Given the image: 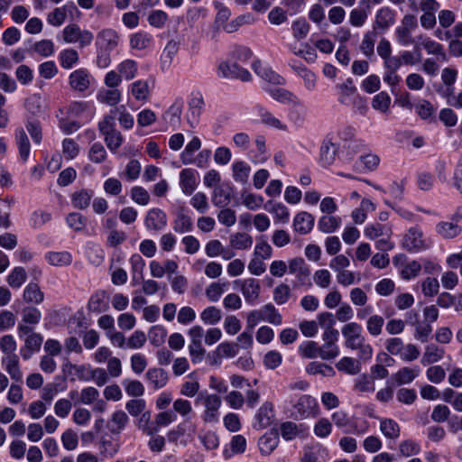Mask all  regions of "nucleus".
<instances>
[{"mask_svg": "<svg viewBox=\"0 0 462 462\" xmlns=\"http://www.w3.org/2000/svg\"><path fill=\"white\" fill-rule=\"evenodd\" d=\"M421 271V264L417 261H411L402 267L401 276L403 280H411L417 277Z\"/></svg>", "mask_w": 462, "mask_h": 462, "instance_id": "69168bd1", "label": "nucleus"}, {"mask_svg": "<svg viewBox=\"0 0 462 462\" xmlns=\"http://www.w3.org/2000/svg\"><path fill=\"white\" fill-rule=\"evenodd\" d=\"M235 283L240 285L241 292L247 303L253 304L258 300L261 291V284L258 280L246 278L237 280Z\"/></svg>", "mask_w": 462, "mask_h": 462, "instance_id": "6e6552de", "label": "nucleus"}, {"mask_svg": "<svg viewBox=\"0 0 462 462\" xmlns=\"http://www.w3.org/2000/svg\"><path fill=\"white\" fill-rule=\"evenodd\" d=\"M383 324L384 319L382 316L372 315L366 321V329L371 336L377 337L382 333Z\"/></svg>", "mask_w": 462, "mask_h": 462, "instance_id": "864d4df0", "label": "nucleus"}, {"mask_svg": "<svg viewBox=\"0 0 462 462\" xmlns=\"http://www.w3.org/2000/svg\"><path fill=\"white\" fill-rule=\"evenodd\" d=\"M364 232L365 236H367L370 239H374L383 235H390L392 233V229L387 226L376 223L368 225L365 228Z\"/></svg>", "mask_w": 462, "mask_h": 462, "instance_id": "bf43d9fd", "label": "nucleus"}, {"mask_svg": "<svg viewBox=\"0 0 462 462\" xmlns=\"http://www.w3.org/2000/svg\"><path fill=\"white\" fill-rule=\"evenodd\" d=\"M439 283L436 278L427 277L421 283V291L424 296L433 297L439 293Z\"/></svg>", "mask_w": 462, "mask_h": 462, "instance_id": "774afa93", "label": "nucleus"}, {"mask_svg": "<svg viewBox=\"0 0 462 462\" xmlns=\"http://www.w3.org/2000/svg\"><path fill=\"white\" fill-rule=\"evenodd\" d=\"M61 443L65 449L75 450L79 444L78 434L70 429L65 430L61 435Z\"/></svg>", "mask_w": 462, "mask_h": 462, "instance_id": "0e129e2a", "label": "nucleus"}, {"mask_svg": "<svg viewBox=\"0 0 462 462\" xmlns=\"http://www.w3.org/2000/svg\"><path fill=\"white\" fill-rule=\"evenodd\" d=\"M418 40L420 42V44L429 55H435L438 56L441 60H447V54L443 46L439 42L429 37H423L422 35H420Z\"/></svg>", "mask_w": 462, "mask_h": 462, "instance_id": "f3484780", "label": "nucleus"}, {"mask_svg": "<svg viewBox=\"0 0 462 462\" xmlns=\"http://www.w3.org/2000/svg\"><path fill=\"white\" fill-rule=\"evenodd\" d=\"M98 100L108 106H116L121 100V92L117 88L102 90L98 93Z\"/></svg>", "mask_w": 462, "mask_h": 462, "instance_id": "8fccbe9b", "label": "nucleus"}, {"mask_svg": "<svg viewBox=\"0 0 462 462\" xmlns=\"http://www.w3.org/2000/svg\"><path fill=\"white\" fill-rule=\"evenodd\" d=\"M107 308V303L106 301V292L101 291L94 293L88 303V310L96 313H101L105 311Z\"/></svg>", "mask_w": 462, "mask_h": 462, "instance_id": "4c0bfd02", "label": "nucleus"}, {"mask_svg": "<svg viewBox=\"0 0 462 462\" xmlns=\"http://www.w3.org/2000/svg\"><path fill=\"white\" fill-rule=\"evenodd\" d=\"M444 354H445V351L443 348H439L433 344L429 345L425 348V352L423 354L421 363L424 365L436 363L443 358Z\"/></svg>", "mask_w": 462, "mask_h": 462, "instance_id": "a19ab883", "label": "nucleus"}, {"mask_svg": "<svg viewBox=\"0 0 462 462\" xmlns=\"http://www.w3.org/2000/svg\"><path fill=\"white\" fill-rule=\"evenodd\" d=\"M69 7L76 8L74 4L71 3L70 5H65L61 7L53 9V11L49 13L47 15L48 23L55 27L60 26L67 18V14Z\"/></svg>", "mask_w": 462, "mask_h": 462, "instance_id": "c85d7f7f", "label": "nucleus"}, {"mask_svg": "<svg viewBox=\"0 0 462 462\" xmlns=\"http://www.w3.org/2000/svg\"><path fill=\"white\" fill-rule=\"evenodd\" d=\"M354 387L356 391L361 392V393L374 392V379L365 374H360L355 380Z\"/></svg>", "mask_w": 462, "mask_h": 462, "instance_id": "e2e57ef3", "label": "nucleus"}, {"mask_svg": "<svg viewBox=\"0 0 462 462\" xmlns=\"http://www.w3.org/2000/svg\"><path fill=\"white\" fill-rule=\"evenodd\" d=\"M230 194L222 187H216L212 194V202L217 207H225L230 202Z\"/></svg>", "mask_w": 462, "mask_h": 462, "instance_id": "338daca9", "label": "nucleus"}, {"mask_svg": "<svg viewBox=\"0 0 462 462\" xmlns=\"http://www.w3.org/2000/svg\"><path fill=\"white\" fill-rule=\"evenodd\" d=\"M89 75L83 69L73 71L69 76V85L75 90L84 91L89 87Z\"/></svg>", "mask_w": 462, "mask_h": 462, "instance_id": "412c9836", "label": "nucleus"}, {"mask_svg": "<svg viewBox=\"0 0 462 462\" xmlns=\"http://www.w3.org/2000/svg\"><path fill=\"white\" fill-rule=\"evenodd\" d=\"M151 42V38L147 33L139 32L130 37V46L134 50H144Z\"/></svg>", "mask_w": 462, "mask_h": 462, "instance_id": "680f3d73", "label": "nucleus"}, {"mask_svg": "<svg viewBox=\"0 0 462 462\" xmlns=\"http://www.w3.org/2000/svg\"><path fill=\"white\" fill-rule=\"evenodd\" d=\"M62 37L67 43H79L81 48L90 45L94 39L90 31L81 30L76 23L67 25L62 31Z\"/></svg>", "mask_w": 462, "mask_h": 462, "instance_id": "7ed1b4c3", "label": "nucleus"}, {"mask_svg": "<svg viewBox=\"0 0 462 462\" xmlns=\"http://www.w3.org/2000/svg\"><path fill=\"white\" fill-rule=\"evenodd\" d=\"M390 105L391 97L384 91H382L375 95L372 100V107L382 113H387L390 108Z\"/></svg>", "mask_w": 462, "mask_h": 462, "instance_id": "603ef678", "label": "nucleus"}, {"mask_svg": "<svg viewBox=\"0 0 462 462\" xmlns=\"http://www.w3.org/2000/svg\"><path fill=\"white\" fill-rule=\"evenodd\" d=\"M27 274L23 267H15L7 276V283L12 288H20L26 281Z\"/></svg>", "mask_w": 462, "mask_h": 462, "instance_id": "3c124183", "label": "nucleus"}, {"mask_svg": "<svg viewBox=\"0 0 462 462\" xmlns=\"http://www.w3.org/2000/svg\"><path fill=\"white\" fill-rule=\"evenodd\" d=\"M221 402L220 397L217 394H208L203 398L205 411L202 419L205 422H215L217 420Z\"/></svg>", "mask_w": 462, "mask_h": 462, "instance_id": "1a4fd4ad", "label": "nucleus"}, {"mask_svg": "<svg viewBox=\"0 0 462 462\" xmlns=\"http://www.w3.org/2000/svg\"><path fill=\"white\" fill-rule=\"evenodd\" d=\"M233 178L236 182L246 184L251 172L250 165L244 161H236L232 165Z\"/></svg>", "mask_w": 462, "mask_h": 462, "instance_id": "bb28decb", "label": "nucleus"}, {"mask_svg": "<svg viewBox=\"0 0 462 462\" xmlns=\"http://www.w3.org/2000/svg\"><path fill=\"white\" fill-rule=\"evenodd\" d=\"M15 140L19 151V156L23 162H26L30 155L31 145L27 134L23 128L16 130Z\"/></svg>", "mask_w": 462, "mask_h": 462, "instance_id": "393cba45", "label": "nucleus"}, {"mask_svg": "<svg viewBox=\"0 0 462 462\" xmlns=\"http://www.w3.org/2000/svg\"><path fill=\"white\" fill-rule=\"evenodd\" d=\"M382 433L388 439H395L400 435V427L396 421L392 419H383L380 422Z\"/></svg>", "mask_w": 462, "mask_h": 462, "instance_id": "de8ad7c7", "label": "nucleus"}, {"mask_svg": "<svg viewBox=\"0 0 462 462\" xmlns=\"http://www.w3.org/2000/svg\"><path fill=\"white\" fill-rule=\"evenodd\" d=\"M26 110L33 116L42 114L44 111V99L38 94H33L25 101Z\"/></svg>", "mask_w": 462, "mask_h": 462, "instance_id": "49530a36", "label": "nucleus"}, {"mask_svg": "<svg viewBox=\"0 0 462 462\" xmlns=\"http://www.w3.org/2000/svg\"><path fill=\"white\" fill-rule=\"evenodd\" d=\"M93 198V192L87 189H80L71 195L72 205L79 209L87 208Z\"/></svg>", "mask_w": 462, "mask_h": 462, "instance_id": "58836bf2", "label": "nucleus"}, {"mask_svg": "<svg viewBox=\"0 0 462 462\" xmlns=\"http://www.w3.org/2000/svg\"><path fill=\"white\" fill-rule=\"evenodd\" d=\"M229 243L233 249L245 250L252 246L253 238L247 233H235L230 236Z\"/></svg>", "mask_w": 462, "mask_h": 462, "instance_id": "473e14b6", "label": "nucleus"}, {"mask_svg": "<svg viewBox=\"0 0 462 462\" xmlns=\"http://www.w3.org/2000/svg\"><path fill=\"white\" fill-rule=\"evenodd\" d=\"M46 261L55 267H67L72 263V254L68 251L48 252L45 254Z\"/></svg>", "mask_w": 462, "mask_h": 462, "instance_id": "dca6fc26", "label": "nucleus"}, {"mask_svg": "<svg viewBox=\"0 0 462 462\" xmlns=\"http://www.w3.org/2000/svg\"><path fill=\"white\" fill-rule=\"evenodd\" d=\"M401 246L405 251L416 254L430 248L429 240L419 226L409 227L402 235Z\"/></svg>", "mask_w": 462, "mask_h": 462, "instance_id": "f257e3e1", "label": "nucleus"}, {"mask_svg": "<svg viewBox=\"0 0 462 462\" xmlns=\"http://www.w3.org/2000/svg\"><path fill=\"white\" fill-rule=\"evenodd\" d=\"M173 230L180 234L189 233L192 230V220L184 208H180L173 221Z\"/></svg>", "mask_w": 462, "mask_h": 462, "instance_id": "a878e982", "label": "nucleus"}, {"mask_svg": "<svg viewBox=\"0 0 462 462\" xmlns=\"http://www.w3.org/2000/svg\"><path fill=\"white\" fill-rule=\"evenodd\" d=\"M228 282H212L206 289V296L212 301H217L224 293Z\"/></svg>", "mask_w": 462, "mask_h": 462, "instance_id": "4d7b16f0", "label": "nucleus"}, {"mask_svg": "<svg viewBox=\"0 0 462 462\" xmlns=\"http://www.w3.org/2000/svg\"><path fill=\"white\" fill-rule=\"evenodd\" d=\"M264 208L267 211L273 214L278 221L282 223L288 222L290 214L288 208L283 204L268 201Z\"/></svg>", "mask_w": 462, "mask_h": 462, "instance_id": "79ce46f5", "label": "nucleus"}, {"mask_svg": "<svg viewBox=\"0 0 462 462\" xmlns=\"http://www.w3.org/2000/svg\"><path fill=\"white\" fill-rule=\"evenodd\" d=\"M271 97L278 102L291 104L294 106H301L300 99L293 93L284 88H273L269 91Z\"/></svg>", "mask_w": 462, "mask_h": 462, "instance_id": "4be33fe9", "label": "nucleus"}, {"mask_svg": "<svg viewBox=\"0 0 462 462\" xmlns=\"http://www.w3.org/2000/svg\"><path fill=\"white\" fill-rule=\"evenodd\" d=\"M180 186L182 192L191 195L198 186L197 172L193 169H184L180 172Z\"/></svg>", "mask_w": 462, "mask_h": 462, "instance_id": "ddd939ff", "label": "nucleus"}, {"mask_svg": "<svg viewBox=\"0 0 462 462\" xmlns=\"http://www.w3.org/2000/svg\"><path fill=\"white\" fill-rule=\"evenodd\" d=\"M201 147V142L199 137H193L186 145L184 151L180 154L181 162L184 164H190L193 162V154Z\"/></svg>", "mask_w": 462, "mask_h": 462, "instance_id": "37998d69", "label": "nucleus"}, {"mask_svg": "<svg viewBox=\"0 0 462 462\" xmlns=\"http://www.w3.org/2000/svg\"><path fill=\"white\" fill-rule=\"evenodd\" d=\"M129 421L127 414L124 411H116L107 423L108 430L113 434H119Z\"/></svg>", "mask_w": 462, "mask_h": 462, "instance_id": "b1692460", "label": "nucleus"}, {"mask_svg": "<svg viewBox=\"0 0 462 462\" xmlns=\"http://www.w3.org/2000/svg\"><path fill=\"white\" fill-rule=\"evenodd\" d=\"M342 335L345 338V346L347 348H355L364 341L365 337L362 335V327L356 322H348L342 327Z\"/></svg>", "mask_w": 462, "mask_h": 462, "instance_id": "0eeeda50", "label": "nucleus"}, {"mask_svg": "<svg viewBox=\"0 0 462 462\" xmlns=\"http://www.w3.org/2000/svg\"><path fill=\"white\" fill-rule=\"evenodd\" d=\"M131 93L138 101H147L150 97L148 81L136 80L130 86Z\"/></svg>", "mask_w": 462, "mask_h": 462, "instance_id": "f704fd0d", "label": "nucleus"}, {"mask_svg": "<svg viewBox=\"0 0 462 462\" xmlns=\"http://www.w3.org/2000/svg\"><path fill=\"white\" fill-rule=\"evenodd\" d=\"M44 294L37 283H29L23 291V300L28 303L40 304L43 301Z\"/></svg>", "mask_w": 462, "mask_h": 462, "instance_id": "72a5a7b5", "label": "nucleus"}, {"mask_svg": "<svg viewBox=\"0 0 462 462\" xmlns=\"http://www.w3.org/2000/svg\"><path fill=\"white\" fill-rule=\"evenodd\" d=\"M119 35L112 29H104L97 35L96 44L98 50L111 51L118 45Z\"/></svg>", "mask_w": 462, "mask_h": 462, "instance_id": "f8f14e48", "label": "nucleus"}, {"mask_svg": "<svg viewBox=\"0 0 462 462\" xmlns=\"http://www.w3.org/2000/svg\"><path fill=\"white\" fill-rule=\"evenodd\" d=\"M43 337L38 333H31L24 342V346L21 348V356L23 359H29L33 352L40 350Z\"/></svg>", "mask_w": 462, "mask_h": 462, "instance_id": "2eb2a0df", "label": "nucleus"}, {"mask_svg": "<svg viewBox=\"0 0 462 462\" xmlns=\"http://www.w3.org/2000/svg\"><path fill=\"white\" fill-rule=\"evenodd\" d=\"M273 416V404L271 402H264L258 410L255 419L258 426L261 429L268 427L272 423Z\"/></svg>", "mask_w": 462, "mask_h": 462, "instance_id": "2f4dec72", "label": "nucleus"}, {"mask_svg": "<svg viewBox=\"0 0 462 462\" xmlns=\"http://www.w3.org/2000/svg\"><path fill=\"white\" fill-rule=\"evenodd\" d=\"M395 22V15L393 10L388 7L381 8L375 14L374 26L376 28L385 31Z\"/></svg>", "mask_w": 462, "mask_h": 462, "instance_id": "6ab92c4d", "label": "nucleus"}, {"mask_svg": "<svg viewBox=\"0 0 462 462\" xmlns=\"http://www.w3.org/2000/svg\"><path fill=\"white\" fill-rule=\"evenodd\" d=\"M462 228L453 221H441L437 224V233L446 239H451L457 236L461 233Z\"/></svg>", "mask_w": 462, "mask_h": 462, "instance_id": "cd10ccee", "label": "nucleus"}, {"mask_svg": "<svg viewBox=\"0 0 462 462\" xmlns=\"http://www.w3.org/2000/svg\"><path fill=\"white\" fill-rule=\"evenodd\" d=\"M263 320L268 321L273 325H281L282 324V315L278 312L276 308L268 303L262 308Z\"/></svg>", "mask_w": 462, "mask_h": 462, "instance_id": "13d9d810", "label": "nucleus"}, {"mask_svg": "<svg viewBox=\"0 0 462 462\" xmlns=\"http://www.w3.org/2000/svg\"><path fill=\"white\" fill-rule=\"evenodd\" d=\"M377 38L376 32L369 31L364 34V38L362 40L360 50L366 57H371L374 55V42Z\"/></svg>", "mask_w": 462, "mask_h": 462, "instance_id": "09e8293b", "label": "nucleus"}, {"mask_svg": "<svg viewBox=\"0 0 462 462\" xmlns=\"http://www.w3.org/2000/svg\"><path fill=\"white\" fill-rule=\"evenodd\" d=\"M339 150V144L333 142L331 138L326 137L321 143L319 159L324 166H330L334 163Z\"/></svg>", "mask_w": 462, "mask_h": 462, "instance_id": "9d476101", "label": "nucleus"}, {"mask_svg": "<svg viewBox=\"0 0 462 462\" xmlns=\"http://www.w3.org/2000/svg\"><path fill=\"white\" fill-rule=\"evenodd\" d=\"M279 444V435L277 432L270 431L259 439L258 446L260 452L264 455H270Z\"/></svg>", "mask_w": 462, "mask_h": 462, "instance_id": "a211bd4d", "label": "nucleus"}, {"mask_svg": "<svg viewBox=\"0 0 462 462\" xmlns=\"http://www.w3.org/2000/svg\"><path fill=\"white\" fill-rule=\"evenodd\" d=\"M222 318L221 310L214 306L206 308L200 314L201 320L209 325H215Z\"/></svg>", "mask_w": 462, "mask_h": 462, "instance_id": "5fc2aeb1", "label": "nucleus"}, {"mask_svg": "<svg viewBox=\"0 0 462 462\" xmlns=\"http://www.w3.org/2000/svg\"><path fill=\"white\" fill-rule=\"evenodd\" d=\"M339 333L337 330L324 331L322 339L324 344L320 346V358L329 360L339 355V347L337 345Z\"/></svg>", "mask_w": 462, "mask_h": 462, "instance_id": "39448f33", "label": "nucleus"}, {"mask_svg": "<svg viewBox=\"0 0 462 462\" xmlns=\"http://www.w3.org/2000/svg\"><path fill=\"white\" fill-rule=\"evenodd\" d=\"M313 226L314 217L306 211L298 213L293 219L294 230L302 235L310 233Z\"/></svg>", "mask_w": 462, "mask_h": 462, "instance_id": "4468645a", "label": "nucleus"}, {"mask_svg": "<svg viewBox=\"0 0 462 462\" xmlns=\"http://www.w3.org/2000/svg\"><path fill=\"white\" fill-rule=\"evenodd\" d=\"M144 225L150 231H161L167 226V216L160 208H152L146 214Z\"/></svg>", "mask_w": 462, "mask_h": 462, "instance_id": "9b49d317", "label": "nucleus"}, {"mask_svg": "<svg viewBox=\"0 0 462 462\" xmlns=\"http://www.w3.org/2000/svg\"><path fill=\"white\" fill-rule=\"evenodd\" d=\"M123 384L127 395L131 397H140L144 393V386L138 380H125Z\"/></svg>", "mask_w": 462, "mask_h": 462, "instance_id": "052dcab7", "label": "nucleus"}, {"mask_svg": "<svg viewBox=\"0 0 462 462\" xmlns=\"http://www.w3.org/2000/svg\"><path fill=\"white\" fill-rule=\"evenodd\" d=\"M306 372L311 375L321 374L327 377L335 375V371L331 365L317 361L310 362L306 366Z\"/></svg>", "mask_w": 462, "mask_h": 462, "instance_id": "ea45409f", "label": "nucleus"}, {"mask_svg": "<svg viewBox=\"0 0 462 462\" xmlns=\"http://www.w3.org/2000/svg\"><path fill=\"white\" fill-rule=\"evenodd\" d=\"M59 58L60 65L64 69H70L79 61V54L74 49L62 51Z\"/></svg>", "mask_w": 462, "mask_h": 462, "instance_id": "6e6d98bb", "label": "nucleus"}, {"mask_svg": "<svg viewBox=\"0 0 462 462\" xmlns=\"http://www.w3.org/2000/svg\"><path fill=\"white\" fill-rule=\"evenodd\" d=\"M336 367L338 371L351 375L358 374L361 371L360 362L353 357L348 356L341 358L336 364Z\"/></svg>", "mask_w": 462, "mask_h": 462, "instance_id": "c756f323", "label": "nucleus"}, {"mask_svg": "<svg viewBox=\"0 0 462 462\" xmlns=\"http://www.w3.org/2000/svg\"><path fill=\"white\" fill-rule=\"evenodd\" d=\"M319 413V404L315 398L310 395H301L293 405L291 416L295 420H303L316 417Z\"/></svg>", "mask_w": 462, "mask_h": 462, "instance_id": "f03ea898", "label": "nucleus"}, {"mask_svg": "<svg viewBox=\"0 0 462 462\" xmlns=\"http://www.w3.org/2000/svg\"><path fill=\"white\" fill-rule=\"evenodd\" d=\"M238 353V345L233 342H223L219 344L213 355L217 359L222 358H232L235 357Z\"/></svg>", "mask_w": 462, "mask_h": 462, "instance_id": "c9c22d12", "label": "nucleus"}, {"mask_svg": "<svg viewBox=\"0 0 462 462\" xmlns=\"http://www.w3.org/2000/svg\"><path fill=\"white\" fill-rule=\"evenodd\" d=\"M203 105L204 101L201 97L193 98L191 100L187 114V120L191 127H194L198 124L199 117L202 113Z\"/></svg>", "mask_w": 462, "mask_h": 462, "instance_id": "e433bc0d", "label": "nucleus"}, {"mask_svg": "<svg viewBox=\"0 0 462 462\" xmlns=\"http://www.w3.org/2000/svg\"><path fill=\"white\" fill-rule=\"evenodd\" d=\"M341 224V218L329 215L321 217L319 220V228L323 233H333Z\"/></svg>", "mask_w": 462, "mask_h": 462, "instance_id": "c03bdc74", "label": "nucleus"}, {"mask_svg": "<svg viewBox=\"0 0 462 462\" xmlns=\"http://www.w3.org/2000/svg\"><path fill=\"white\" fill-rule=\"evenodd\" d=\"M420 369L416 367L404 366L393 374V380L397 385L411 383L419 374Z\"/></svg>", "mask_w": 462, "mask_h": 462, "instance_id": "aec40b11", "label": "nucleus"}, {"mask_svg": "<svg viewBox=\"0 0 462 462\" xmlns=\"http://www.w3.org/2000/svg\"><path fill=\"white\" fill-rule=\"evenodd\" d=\"M217 74L219 77L226 79H239L243 81H249L251 79V74L247 69L241 68L236 63L229 64L226 61L219 63Z\"/></svg>", "mask_w": 462, "mask_h": 462, "instance_id": "423d86ee", "label": "nucleus"}, {"mask_svg": "<svg viewBox=\"0 0 462 462\" xmlns=\"http://www.w3.org/2000/svg\"><path fill=\"white\" fill-rule=\"evenodd\" d=\"M418 21L414 14H407L401 20V24L395 29L397 42L402 46L412 43L411 32L417 28Z\"/></svg>", "mask_w": 462, "mask_h": 462, "instance_id": "20e7f679", "label": "nucleus"}, {"mask_svg": "<svg viewBox=\"0 0 462 462\" xmlns=\"http://www.w3.org/2000/svg\"><path fill=\"white\" fill-rule=\"evenodd\" d=\"M288 269L289 273L294 274L299 280H304L310 274L305 261L300 257L291 259L289 262Z\"/></svg>", "mask_w": 462, "mask_h": 462, "instance_id": "7c9ffc66", "label": "nucleus"}, {"mask_svg": "<svg viewBox=\"0 0 462 462\" xmlns=\"http://www.w3.org/2000/svg\"><path fill=\"white\" fill-rule=\"evenodd\" d=\"M145 377L154 389L164 387L168 382V374L162 368H150Z\"/></svg>", "mask_w": 462, "mask_h": 462, "instance_id": "5701e85b", "label": "nucleus"}, {"mask_svg": "<svg viewBox=\"0 0 462 462\" xmlns=\"http://www.w3.org/2000/svg\"><path fill=\"white\" fill-rule=\"evenodd\" d=\"M137 69V63L133 60H125L117 66L119 74L126 80L133 79L136 76Z\"/></svg>", "mask_w": 462, "mask_h": 462, "instance_id": "a18cd8bd", "label": "nucleus"}]
</instances>
